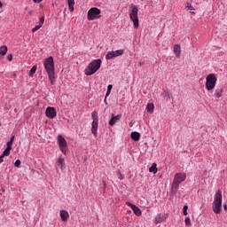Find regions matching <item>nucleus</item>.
I'll use <instances>...</instances> for the list:
<instances>
[{
    "instance_id": "obj_1",
    "label": "nucleus",
    "mask_w": 227,
    "mask_h": 227,
    "mask_svg": "<svg viewBox=\"0 0 227 227\" xmlns=\"http://www.w3.org/2000/svg\"><path fill=\"white\" fill-rule=\"evenodd\" d=\"M44 69L48 74L51 84H54L56 81V69L54 67V58L49 57L43 61Z\"/></svg>"
},
{
    "instance_id": "obj_2",
    "label": "nucleus",
    "mask_w": 227,
    "mask_h": 227,
    "mask_svg": "<svg viewBox=\"0 0 227 227\" xmlns=\"http://www.w3.org/2000/svg\"><path fill=\"white\" fill-rule=\"evenodd\" d=\"M186 178H187V174L185 173H176L174 176V180L171 186L172 194H176V192H178L180 184H182V182H185Z\"/></svg>"
},
{
    "instance_id": "obj_3",
    "label": "nucleus",
    "mask_w": 227,
    "mask_h": 227,
    "mask_svg": "<svg viewBox=\"0 0 227 227\" xmlns=\"http://www.w3.org/2000/svg\"><path fill=\"white\" fill-rule=\"evenodd\" d=\"M212 208L215 214H221L223 210V193L221 190H218L214 196Z\"/></svg>"
},
{
    "instance_id": "obj_4",
    "label": "nucleus",
    "mask_w": 227,
    "mask_h": 227,
    "mask_svg": "<svg viewBox=\"0 0 227 227\" xmlns=\"http://www.w3.org/2000/svg\"><path fill=\"white\" fill-rule=\"evenodd\" d=\"M101 66H102V60L100 59L93 60L85 68L84 70L85 75H93V74L98 72Z\"/></svg>"
},
{
    "instance_id": "obj_5",
    "label": "nucleus",
    "mask_w": 227,
    "mask_h": 227,
    "mask_svg": "<svg viewBox=\"0 0 227 227\" xmlns=\"http://www.w3.org/2000/svg\"><path fill=\"white\" fill-rule=\"evenodd\" d=\"M216 83H217V77L215 76V74H209L206 77V88L207 91H212V90L215 88Z\"/></svg>"
},
{
    "instance_id": "obj_6",
    "label": "nucleus",
    "mask_w": 227,
    "mask_h": 227,
    "mask_svg": "<svg viewBox=\"0 0 227 227\" xmlns=\"http://www.w3.org/2000/svg\"><path fill=\"white\" fill-rule=\"evenodd\" d=\"M137 12H139L137 6H133L131 12H129V19L133 22L135 29H137V27H139V19L137 18Z\"/></svg>"
},
{
    "instance_id": "obj_7",
    "label": "nucleus",
    "mask_w": 227,
    "mask_h": 227,
    "mask_svg": "<svg viewBox=\"0 0 227 227\" xmlns=\"http://www.w3.org/2000/svg\"><path fill=\"white\" fill-rule=\"evenodd\" d=\"M58 144L59 146V150L64 153V155H67V152H68V144H67V139L63 137V135L58 136Z\"/></svg>"
},
{
    "instance_id": "obj_8",
    "label": "nucleus",
    "mask_w": 227,
    "mask_h": 227,
    "mask_svg": "<svg viewBox=\"0 0 227 227\" xmlns=\"http://www.w3.org/2000/svg\"><path fill=\"white\" fill-rule=\"evenodd\" d=\"M101 11L97 7H92L88 12V20H95V19H98L100 16Z\"/></svg>"
},
{
    "instance_id": "obj_9",
    "label": "nucleus",
    "mask_w": 227,
    "mask_h": 227,
    "mask_svg": "<svg viewBox=\"0 0 227 227\" xmlns=\"http://www.w3.org/2000/svg\"><path fill=\"white\" fill-rule=\"evenodd\" d=\"M124 52H125L124 50H117L115 51H108L106 56V59H113L114 58H118V56L123 55Z\"/></svg>"
},
{
    "instance_id": "obj_10",
    "label": "nucleus",
    "mask_w": 227,
    "mask_h": 227,
    "mask_svg": "<svg viewBox=\"0 0 227 227\" xmlns=\"http://www.w3.org/2000/svg\"><path fill=\"white\" fill-rule=\"evenodd\" d=\"M45 114L47 118H50V120H54L57 116V112L55 107L48 106L45 111Z\"/></svg>"
},
{
    "instance_id": "obj_11",
    "label": "nucleus",
    "mask_w": 227,
    "mask_h": 227,
    "mask_svg": "<svg viewBox=\"0 0 227 227\" xmlns=\"http://www.w3.org/2000/svg\"><path fill=\"white\" fill-rule=\"evenodd\" d=\"M168 219V214H158L155 217V224H160V223H164Z\"/></svg>"
},
{
    "instance_id": "obj_12",
    "label": "nucleus",
    "mask_w": 227,
    "mask_h": 227,
    "mask_svg": "<svg viewBox=\"0 0 227 227\" xmlns=\"http://www.w3.org/2000/svg\"><path fill=\"white\" fill-rule=\"evenodd\" d=\"M121 119V114H118L116 116H114V114H112V118L109 121V125L110 127H114V125L120 121V120Z\"/></svg>"
},
{
    "instance_id": "obj_13",
    "label": "nucleus",
    "mask_w": 227,
    "mask_h": 227,
    "mask_svg": "<svg viewBox=\"0 0 227 227\" xmlns=\"http://www.w3.org/2000/svg\"><path fill=\"white\" fill-rule=\"evenodd\" d=\"M97 130H98V119H94L92 121L91 132L97 137Z\"/></svg>"
},
{
    "instance_id": "obj_14",
    "label": "nucleus",
    "mask_w": 227,
    "mask_h": 227,
    "mask_svg": "<svg viewBox=\"0 0 227 227\" xmlns=\"http://www.w3.org/2000/svg\"><path fill=\"white\" fill-rule=\"evenodd\" d=\"M57 167L61 169L62 171L65 169V159L60 157L59 158L58 161H57Z\"/></svg>"
},
{
    "instance_id": "obj_15",
    "label": "nucleus",
    "mask_w": 227,
    "mask_h": 227,
    "mask_svg": "<svg viewBox=\"0 0 227 227\" xmlns=\"http://www.w3.org/2000/svg\"><path fill=\"white\" fill-rule=\"evenodd\" d=\"M224 91V89H223V87H218L215 90V97L216 98H221L223 97V93Z\"/></svg>"
},
{
    "instance_id": "obj_16",
    "label": "nucleus",
    "mask_w": 227,
    "mask_h": 227,
    "mask_svg": "<svg viewBox=\"0 0 227 227\" xmlns=\"http://www.w3.org/2000/svg\"><path fill=\"white\" fill-rule=\"evenodd\" d=\"M60 217H61L62 221H68L70 215L68 214V211H67V210H60Z\"/></svg>"
},
{
    "instance_id": "obj_17",
    "label": "nucleus",
    "mask_w": 227,
    "mask_h": 227,
    "mask_svg": "<svg viewBox=\"0 0 227 227\" xmlns=\"http://www.w3.org/2000/svg\"><path fill=\"white\" fill-rule=\"evenodd\" d=\"M182 52V48L180 47V44H175L174 45V53L176 58H180V54Z\"/></svg>"
},
{
    "instance_id": "obj_18",
    "label": "nucleus",
    "mask_w": 227,
    "mask_h": 227,
    "mask_svg": "<svg viewBox=\"0 0 227 227\" xmlns=\"http://www.w3.org/2000/svg\"><path fill=\"white\" fill-rule=\"evenodd\" d=\"M130 137L133 139V141H139V139H141V134H139V132L134 131L131 132Z\"/></svg>"
},
{
    "instance_id": "obj_19",
    "label": "nucleus",
    "mask_w": 227,
    "mask_h": 227,
    "mask_svg": "<svg viewBox=\"0 0 227 227\" xmlns=\"http://www.w3.org/2000/svg\"><path fill=\"white\" fill-rule=\"evenodd\" d=\"M150 173H153V175L157 174L159 169L157 168V163H153V165L149 168Z\"/></svg>"
},
{
    "instance_id": "obj_20",
    "label": "nucleus",
    "mask_w": 227,
    "mask_h": 227,
    "mask_svg": "<svg viewBox=\"0 0 227 227\" xmlns=\"http://www.w3.org/2000/svg\"><path fill=\"white\" fill-rule=\"evenodd\" d=\"M6 52H8V47L6 45H3L0 47V55L6 56Z\"/></svg>"
},
{
    "instance_id": "obj_21",
    "label": "nucleus",
    "mask_w": 227,
    "mask_h": 227,
    "mask_svg": "<svg viewBox=\"0 0 227 227\" xmlns=\"http://www.w3.org/2000/svg\"><path fill=\"white\" fill-rule=\"evenodd\" d=\"M132 210H133L135 215L139 216V215H141L143 214L141 212V209L139 207H137V206H133Z\"/></svg>"
},
{
    "instance_id": "obj_22",
    "label": "nucleus",
    "mask_w": 227,
    "mask_h": 227,
    "mask_svg": "<svg viewBox=\"0 0 227 227\" xmlns=\"http://www.w3.org/2000/svg\"><path fill=\"white\" fill-rule=\"evenodd\" d=\"M147 113H153V109H155V106L153 103H149L146 106Z\"/></svg>"
},
{
    "instance_id": "obj_23",
    "label": "nucleus",
    "mask_w": 227,
    "mask_h": 227,
    "mask_svg": "<svg viewBox=\"0 0 227 227\" xmlns=\"http://www.w3.org/2000/svg\"><path fill=\"white\" fill-rule=\"evenodd\" d=\"M70 12H74V5L75 4V0H67Z\"/></svg>"
},
{
    "instance_id": "obj_24",
    "label": "nucleus",
    "mask_w": 227,
    "mask_h": 227,
    "mask_svg": "<svg viewBox=\"0 0 227 227\" xmlns=\"http://www.w3.org/2000/svg\"><path fill=\"white\" fill-rule=\"evenodd\" d=\"M36 69H37V67H36V66H34V67L30 69V71H29V73H28L29 77H33V75H35V74H36Z\"/></svg>"
},
{
    "instance_id": "obj_25",
    "label": "nucleus",
    "mask_w": 227,
    "mask_h": 227,
    "mask_svg": "<svg viewBox=\"0 0 227 227\" xmlns=\"http://www.w3.org/2000/svg\"><path fill=\"white\" fill-rule=\"evenodd\" d=\"M11 151H12V148L6 147L5 150L4 151V153H2L3 157H6V156L10 155Z\"/></svg>"
},
{
    "instance_id": "obj_26",
    "label": "nucleus",
    "mask_w": 227,
    "mask_h": 227,
    "mask_svg": "<svg viewBox=\"0 0 227 227\" xmlns=\"http://www.w3.org/2000/svg\"><path fill=\"white\" fill-rule=\"evenodd\" d=\"M113 90V85L112 84L108 85L106 97H109V95H111V90Z\"/></svg>"
},
{
    "instance_id": "obj_27",
    "label": "nucleus",
    "mask_w": 227,
    "mask_h": 227,
    "mask_svg": "<svg viewBox=\"0 0 227 227\" xmlns=\"http://www.w3.org/2000/svg\"><path fill=\"white\" fill-rule=\"evenodd\" d=\"M184 223L186 226H191V218L189 216L186 217Z\"/></svg>"
},
{
    "instance_id": "obj_28",
    "label": "nucleus",
    "mask_w": 227,
    "mask_h": 227,
    "mask_svg": "<svg viewBox=\"0 0 227 227\" xmlns=\"http://www.w3.org/2000/svg\"><path fill=\"white\" fill-rule=\"evenodd\" d=\"M40 27H42V25H36V26L32 29V33H36V31H38V29H40Z\"/></svg>"
},
{
    "instance_id": "obj_29",
    "label": "nucleus",
    "mask_w": 227,
    "mask_h": 227,
    "mask_svg": "<svg viewBox=\"0 0 227 227\" xmlns=\"http://www.w3.org/2000/svg\"><path fill=\"white\" fill-rule=\"evenodd\" d=\"M189 209V207H187V206H184V207H183V214H184V215H187V210Z\"/></svg>"
},
{
    "instance_id": "obj_30",
    "label": "nucleus",
    "mask_w": 227,
    "mask_h": 227,
    "mask_svg": "<svg viewBox=\"0 0 227 227\" xmlns=\"http://www.w3.org/2000/svg\"><path fill=\"white\" fill-rule=\"evenodd\" d=\"M43 22H45V17L43 16L40 18L39 26H43Z\"/></svg>"
},
{
    "instance_id": "obj_31",
    "label": "nucleus",
    "mask_w": 227,
    "mask_h": 227,
    "mask_svg": "<svg viewBox=\"0 0 227 227\" xmlns=\"http://www.w3.org/2000/svg\"><path fill=\"white\" fill-rule=\"evenodd\" d=\"M91 116H92L93 121H95V120H98V118L97 117V112H93Z\"/></svg>"
},
{
    "instance_id": "obj_32",
    "label": "nucleus",
    "mask_w": 227,
    "mask_h": 227,
    "mask_svg": "<svg viewBox=\"0 0 227 227\" xmlns=\"http://www.w3.org/2000/svg\"><path fill=\"white\" fill-rule=\"evenodd\" d=\"M14 166H15L16 168H20V160H17L15 161V163H14Z\"/></svg>"
},
{
    "instance_id": "obj_33",
    "label": "nucleus",
    "mask_w": 227,
    "mask_h": 227,
    "mask_svg": "<svg viewBox=\"0 0 227 227\" xmlns=\"http://www.w3.org/2000/svg\"><path fill=\"white\" fill-rule=\"evenodd\" d=\"M126 205H128V207H130V208H134V207H136V205H134L130 202H126Z\"/></svg>"
},
{
    "instance_id": "obj_34",
    "label": "nucleus",
    "mask_w": 227,
    "mask_h": 227,
    "mask_svg": "<svg viewBox=\"0 0 227 227\" xmlns=\"http://www.w3.org/2000/svg\"><path fill=\"white\" fill-rule=\"evenodd\" d=\"M13 145V142L9 141L7 142V148H11L12 149V145Z\"/></svg>"
},
{
    "instance_id": "obj_35",
    "label": "nucleus",
    "mask_w": 227,
    "mask_h": 227,
    "mask_svg": "<svg viewBox=\"0 0 227 227\" xmlns=\"http://www.w3.org/2000/svg\"><path fill=\"white\" fill-rule=\"evenodd\" d=\"M7 59H8V61H12V59H13V55L9 54V55L7 56Z\"/></svg>"
},
{
    "instance_id": "obj_36",
    "label": "nucleus",
    "mask_w": 227,
    "mask_h": 227,
    "mask_svg": "<svg viewBox=\"0 0 227 227\" xmlns=\"http://www.w3.org/2000/svg\"><path fill=\"white\" fill-rule=\"evenodd\" d=\"M3 159H4V156H3V154L0 156V164L3 163Z\"/></svg>"
},
{
    "instance_id": "obj_37",
    "label": "nucleus",
    "mask_w": 227,
    "mask_h": 227,
    "mask_svg": "<svg viewBox=\"0 0 227 227\" xmlns=\"http://www.w3.org/2000/svg\"><path fill=\"white\" fill-rule=\"evenodd\" d=\"M188 10H194V7H192V5H187Z\"/></svg>"
},
{
    "instance_id": "obj_38",
    "label": "nucleus",
    "mask_w": 227,
    "mask_h": 227,
    "mask_svg": "<svg viewBox=\"0 0 227 227\" xmlns=\"http://www.w3.org/2000/svg\"><path fill=\"white\" fill-rule=\"evenodd\" d=\"M14 139H15V136H12V137H11V140H10V141H12V143H13Z\"/></svg>"
},
{
    "instance_id": "obj_39",
    "label": "nucleus",
    "mask_w": 227,
    "mask_h": 227,
    "mask_svg": "<svg viewBox=\"0 0 227 227\" xmlns=\"http://www.w3.org/2000/svg\"><path fill=\"white\" fill-rule=\"evenodd\" d=\"M35 3H37V4H40V3H42V1H40V0H33Z\"/></svg>"
},
{
    "instance_id": "obj_40",
    "label": "nucleus",
    "mask_w": 227,
    "mask_h": 227,
    "mask_svg": "<svg viewBox=\"0 0 227 227\" xmlns=\"http://www.w3.org/2000/svg\"><path fill=\"white\" fill-rule=\"evenodd\" d=\"M104 102H105V104L107 106V97H106Z\"/></svg>"
},
{
    "instance_id": "obj_41",
    "label": "nucleus",
    "mask_w": 227,
    "mask_h": 227,
    "mask_svg": "<svg viewBox=\"0 0 227 227\" xmlns=\"http://www.w3.org/2000/svg\"><path fill=\"white\" fill-rule=\"evenodd\" d=\"M29 15H33V11H29Z\"/></svg>"
},
{
    "instance_id": "obj_42",
    "label": "nucleus",
    "mask_w": 227,
    "mask_h": 227,
    "mask_svg": "<svg viewBox=\"0 0 227 227\" xmlns=\"http://www.w3.org/2000/svg\"><path fill=\"white\" fill-rule=\"evenodd\" d=\"M0 8H3V3L0 1Z\"/></svg>"
},
{
    "instance_id": "obj_43",
    "label": "nucleus",
    "mask_w": 227,
    "mask_h": 227,
    "mask_svg": "<svg viewBox=\"0 0 227 227\" xmlns=\"http://www.w3.org/2000/svg\"><path fill=\"white\" fill-rule=\"evenodd\" d=\"M224 210H227V206L226 205L224 206Z\"/></svg>"
},
{
    "instance_id": "obj_44",
    "label": "nucleus",
    "mask_w": 227,
    "mask_h": 227,
    "mask_svg": "<svg viewBox=\"0 0 227 227\" xmlns=\"http://www.w3.org/2000/svg\"><path fill=\"white\" fill-rule=\"evenodd\" d=\"M39 1H43V0H39Z\"/></svg>"
},
{
    "instance_id": "obj_45",
    "label": "nucleus",
    "mask_w": 227,
    "mask_h": 227,
    "mask_svg": "<svg viewBox=\"0 0 227 227\" xmlns=\"http://www.w3.org/2000/svg\"><path fill=\"white\" fill-rule=\"evenodd\" d=\"M0 127H1V123H0Z\"/></svg>"
}]
</instances>
